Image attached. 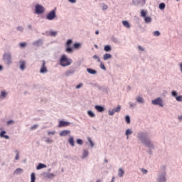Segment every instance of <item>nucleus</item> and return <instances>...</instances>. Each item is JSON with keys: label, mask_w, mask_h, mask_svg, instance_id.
I'll list each match as a JSON object with an SVG mask.
<instances>
[{"label": "nucleus", "mask_w": 182, "mask_h": 182, "mask_svg": "<svg viewBox=\"0 0 182 182\" xmlns=\"http://www.w3.org/2000/svg\"><path fill=\"white\" fill-rule=\"evenodd\" d=\"M136 137L138 141H140L144 147L148 149L149 154H153V150L156 149V144L150 138H149V132L146 131H141L137 133Z\"/></svg>", "instance_id": "obj_1"}, {"label": "nucleus", "mask_w": 182, "mask_h": 182, "mask_svg": "<svg viewBox=\"0 0 182 182\" xmlns=\"http://www.w3.org/2000/svg\"><path fill=\"white\" fill-rule=\"evenodd\" d=\"M156 182H167V166L162 165L156 174Z\"/></svg>", "instance_id": "obj_2"}, {"label": "nucleus", "mask_w": 182, "mask_h": 182, "mask_svg": "<svg viewBox=\"0 0 182 182\" xmlns=\"http://www.w3.org/2000/svg\"><path fill=\"white\" fill-rule=\"evenodd\" d=\"M73 62V61L72 60V59L68 58V56H66V55H61L60 58V66H63V68L70 66Z\"/></svg>", "instance_id": "obj_3"}, {"label": "nucleus", "mask_w": 182, "mask_h": 182, "mask_svg": "<svg viewBox=\"0 0 182 182\" xmlns=\"http://www.w3.org/2000/svg\"><path fill=\"white\" fill-rule=\"evenodd\" d=\"M3 60L6 65H11L12 63V54L10 52L4 53L3 54Z\"/></svg>", "instance_id": "obj_4"}, {"label": "nucleus", "mask_w": 182, "mask_h": 182, "mask_svg": "<svg viewBox=\"0 0 182 182\" xmlns=\"http://www.w3.org/2000/svg\"><path fill=\"white\" fill-rule=\"evenodd\" d=\"M46 18L48 21H54V19H56L58 18V16L56 15V8L48 12L46 16Z\"/></svg>", "instance_id": "obj_5"}, {"label": "nucleus", "mask_w": 182, "mask_h": 182, "mask_svg": "<svg viewBox=\"0 0 182 182\" xmlns=\"http://www.w3.org/2000/svg\"><path fill=\"white\" fill-rule=\"evenodd\" d=\"M151 105L154 106H159V107H164V102L163 98L159 97L151 101Z\"/></svg>", "instance_id": "obj_6"}, {"label": "nucleus", "mask_w": 182, "mask_h": 182, "mask_svg": "<svg viewBox=\"0 0 182 182\" xmlns=\"http://www.w3.org/2000/svg\"><path fill=\"white\" fill-rule=\"evenodd\" d=\"M45 12V7L41 4H37L35 6V11L34 14L36 15H42Z\"/></svg>", "instance_id": "obj_7"}, {"label": "nucleus", "mask_w": 182, "mask_h": 182, "mask_svg": "<svg viewBox=\"0 0 182 182\" xmlns=\"http://www.w3.org/2000/svg\"><path fill=\"white\" fill-rule=\"evenodd\" d=\"M73 43V41L72 39H68L65 43V52L67 53H72L73 52V48L70 47V45Z\"/></svg>", "instance_id": "obj_8"}, {"label": "nucleus", "mask_w": 182, "mask_h": 182, "mask_svg": "<svg viewBox=\"0 0 182 182\" xmlns=\"http://www.w3.org/2000/svg\"><path fill=\"white\" fill-rule=\"evenodd\" d=\"M122 110V106L117 105L116 108H113L112 109L108 110L109 116H113L115 113H119Z\"/></svg>", "instance_id": "obj_9"}, {"label": "nucleus", "mask_w": 182, "mask_h": 182, "mask_svg": "<svg viewBox=\"0 0 182 182\" xmlns=\"http://www.w3.org/2000/svg\"><path fill=\"white\" fill-rule=\"evenodd\" d=\"M33 46L36 48H40V46H43V38H39L32 43Z\"/></svg>", "instance_id": "obj_10"}, {"label": "nucleus", "mask_w": 182, "mask_h": 182, "mask_svg": "<svg viewBox=\"0 0 182 182\" xmlns=\"http://www.w3.org/2000/svg\"><path fill=\"white\" fill-rule=\"evenodd\" d=\"M171 96L172 97H175L177 102H182V95H178L177 91H171Z\"/></svg>", "instance_id": "obj_11"}, {"label": "nucleus", "mask_w": 182, "mask_h": 182, "mask_svg": "<svg viewBox=\"0 0 182 182\" xmlns=\"http://www.w3.org/2000/svg\"><path fill=\"white\" fill-rule=\"evenodd\" d=\"M18 63L20 70L23 71L26 69V61L25 60H20Z\"/></svg>", "instance_id": "obj_12"}, {"label": "nucleus", "mask_w": 182, "mask_h": 182, "mask_svg": "<svg viewBox=\"0 0 182 182\" xmlns=\"http://www.w3.org/2000/svg\"><path fill=\"white\" fill-rule=\"evenodd\" d=\"M135 102L136 103H138L139 105H144V98L141 97V95H137L135 97Z\"/></svg>", "instance_id": "obj_13"}, {"label": "nucleus", "mask_w": 182, "mask_h": 182, "mask_svg": "<svg viewBox=\"0 0 182 182\" xmlns=\"http://www.w3.org/2000/svg\"><path fill=\"white\" fill-rule=\"evenodd\" d=\"M40 73H48V68H46V62H45V60H43V64L40 69Z\"/></svg>", "instance_id": "obj_14"}, {"label": "nucleus", "mask_w": 182, "mask_h": 182, "mask_svg": "<svg viewBox=\"0 0 182 182\" xmlns=\"http://www.w3.org/2000/svg\"><path fill=\"white\" fill-rule=\"evenodd\" d=\"M68 126H70V122L61 120L59 122L58 127H68Z\"/></svg>", "instance_id": "obj_15"}, {"label": "nucleus", "mask_w": 182, "mask_h": 182, "mask_svg": "<svg viewBox=\"0 0 182 182\" xmlns=\"http://www.w3.org/2000/svg\"><path fill=\"white\" fill-rule=\"evenodd\" d=\"M70 130L69 129H65L60 132V137H66V136H69L70 134Z\"/></svg>", "instance_id": "obj_16"}, {"label": "nucleus", "mask_w": 182, "mask_h": 182, "mask_svg": "<svg viewBox=\"0 0 182 182\" xmlns=\"http://www.w3.org/2000/svg\"><path fill=\"white\" fill-rule=\"evenodd\" d=\"M76 72V70L75 69H70L65 72V76H70L71 75H73Z\"/></svg>", "instance_id": "obj_17"}, {"label": "nucleus", "mask_w": 182, "mask_h": 182, "mask_svg": "<svg viewBox=\"0 0 182 182\" xmlns=\"http://www.w3.org/2000/svg\"><path fill=\"white\" fill-rule=\"evenodd\" d=\"M133 4L136 6L140 5V4L144 5L146 4V0H133Z\"/></svg>", "instance_id": "obj_18"}, {"label": "nucleus", "mask_w": 182, "mask_h": 182, "mask_svg": "<svg viewBox=\"0 0 182 182\" xmlns=\"http://www.w3.org/2000/svg\"><path fill=\"white\" fill-rule=\"evenodd\" d=\"M43 176H44L45 177H47V178H53L54 177H55V175H54L53 173L44 172L43 173Z\"/></svg>", "instance_id": "obj_19"}, {"label": "nucleus", "mask_w": 182, "mask_h": 182, "mask_svg": "<svg viewBox=\"0 0 182 182\" xmlns=\"http://www.w3.org/2000/svg\"><path fill=\"white\" fill-rule=\"evenodd\" d=\"M5 134H6V131H1L0 132V137L1 139H6V140H9V136Z\"/></svg>", "instance_id": "obj_20"}, {"label": "nucleus", "mask_w": 182, "mask_h": 182, "mask_svg": "<svg viewBox=\"0 0 182 182\" xmlns=\"http://www.w3.org/2000/svg\"><path fill=\"white\" fill-rule=\"evenodd\" d=\"M8 97V92L6 90H2L0 92V99H6Z\"/></svg>", "instance_id": "obj_21"}, {"label": "nucleus", "mask_w": 182, "mask_h": 182, "mask_svg": "<svg viewBox=\"0 0 182 182\" xmlns=\"http://www.w3.org/2000/svg\"><path fill=\"white\" fill-rule=\"evenodd\" d=\"M95 110H97V112H99L100 113H102V112L105 110V107L101 105H95Z\"/></svg>", "instance_id": "obj_22"}, {"label": "nucleus", "mask_w": 182, "mask_h": 182, "mask_svg": "<svg viewBox=\"0 0 182 182\" xmlns=\"http://www.w3.org/2000/svg\"><path fill=\"white\" fill-rule=\"evenodd\" d=\"M112 56L110 53H105L103 55L102 59L103 60H109V59H112Z\"/></svg>", "instance_id": "obj_23"}, {"label": "nucleus", "mask_w": 182, "mask_h": 182, "mask_svg": "<svg viewBox=\"0 0 182 182\" xmlns=\"http://www.w3.org/2000/svg\"><path fill=\"white\" fill-rule=\"evenodd\" d=\"M89 156V151H87V149H84L82 151V155L81 156V159H82V160H84V159H86V157Z\"/></svg>", "instance_id": "obj_24"}, {"label": "nucleus", "mask_w": 182, "mask_h": 182, "mask_svg": "<svg viewBox=\"0 0 182 182\" xmlns=\"http://www.w3.org/2000/svg\"><path fill=\"white\" fill-rule=\"evenodd\" d=\"M133 134V130L132 129H127L125 131V136H127V139H129V136H132Z\"/></svg>", "instance_id": "obj_25"}, {"label": "nucleus", "mask_w": 182, "mask_h": 182, "mask_svg": "<svg viewBox=\"0 0 182 182\" xmlns=\"http://www.w3.org/2000/svg\"><path fill=\"white\" fill-rule=\"evenodd\" d=\"M68 143L72 147H75V138L73 136H70L68 139Z\"/></svg>", "instance_id": "obj_26"}, {"label": "nucleus", "mask_w": 182, "mask_h": 182, "mask_svg": "<svg viewBox=\"0 0 182 182\" xmlns=\"http://www.w3.org/2000/svg\"><path fill=\"white\" fill-rule=\"evenodd\" d=\"M43 139L46 143H47L48 144H52V143H53V139L49 137L44 136Z\"/></svg>", "instance_id": "obj_27"}, {"label": "nucleus", "mask_w": 182, "mask_h": 182, "mask_svg": "<svg viewBox=\"0 0 182 182\" xmlns=\"http://www.w3.org/2000/svg\"><path fill=\"white\" fill-rule=\"evenodd\" d=\"M87 72H88V73H90V75H96L97 73V71L96 70L92 68H87Z\"/></svg>", "instance_id": "obj_28"}, {"label": "nucleus", "mask_w": 182, "mask_h": 182, "mask_svg": "<svg viewBox=\"0 0 182 182\" xmlns=\"http://www.w3.org/2000/svg\"><path fill=\"white\" fill-rule=\"evenodd\" d=\"M87 114H88L89 117H90L92 119L96 117V114H95V112H93V111L92 110H88L87 112Z\"/></svg>", "instance_id": "obj_29"}, {"label": "nucleus", "mask_w": 182, "mask_h": 182, "mask_svg": "<svg viewBox=\"0 0 182 182\" xmlns=\"http://www.w3.org/2000/svg\"><path fill=\"white\" fill-rule=\"evenodd\" d=\"M105 52H112V46L106 45L104 46Z\"/></svg>", "instance_id": "obj_30"}, {"label": "nucleus", "mask_w": 182, "mask_h": 182, "mask_svg": "<svg viewBox=\"0 0 182 182\" xmlns=\"http://www.w3.org/2000/svg\"><path fill=\"white\" fill-rule=\"evenodd\" d=\"M122 25L124 26V28H127V29H130V23L127 21H123Z\"/></svg>", "instance_id": "obj_31"}, {"label": "nucleus", "mask_w": 182, "mask_h": 182, "mask_svg": "<svg viewBox=\"0 0 182 182\" xmlns=\"http://www.w3.org/2000/svg\"><path fill=\"white\" fill-rule=\"evenodd\" d=\"M100 5L102 11H107L109 9V6L105 3H102Z\"/></svg>", "instance_id": "obj_32"}, {"label": "nucleus", "mask_w": 182, "mask_h": 182, "mask_svg": "<svg viewBox=\"0 0 182 182\" xmlns=\"http://www.w3.org/2000/svg\"><path fill=\"white\" fill-rule=\"evenodd\" d=\"M118 176L119 177H123V176H124V170H123L122 168H119Z\"/></svg>", "instance_id": "obj_33"}, {"label": "nucleus", "mask_w": 182, "mask_h": 182, "mask_svg": "<svg viewBox=\"0 0 182 182\" xmlns=\"http://www.w3.org/2000/svg\"><path fill=\"white\" fill-rule=\"evenodd\" d=\"M42 168H46V164H39L37 166H36V170H41Z\"/></svg>", "instance_id": "obj_34"}, {"label": "nucleus", "mask_w": 182, "mask_h": 182, "mask_svg": "<svg viewBox=\"0 0 182 182\" xmlns=\"http://www.w3.org/2000/svg\"><path fill=\"white\" fill-rule=\"evenodd\" d=\"M21 173H23V169L21 168H16L14 172V174H21Z\"/></svg>", "instance_id": "obj_35"}, {"label": "nucleus", "mask_w": 182, "mask_h": 182, "mask_svg": "<svg viewBox=\"0 0 182 182\" xmlns=\"http://www.w3.org/2000/svg\"><path fill=\"white\" fill-rule=\"evenodd\" d=\"M151 17L150 16H146V17H144V21H145V23H151Z\"/></svg>", "instance_id": "obj_36"}, {"label": "nucleus", "mask_w": 182, "mask_h": 182, "mask_svg": "<svg viewBox=\"0 0 182 182\" xmlns=\"http://www.w3.org/2000/svg\"><path fill=\"white\" fill-rule=\"evenodd\" d=\"M159 8L161 11L166 9V4H164V3L159 4Z\"/></svg>", "instance_id": "obj_37"}, {"label": "nucleus", "mask_w": 182, "mask_h": 182, "mask_svg": "<svg viewBox=\"0 0 182 182\" xmlns=\"http://www.w3.org/2000/svg\"><path fill=\"white\" fill-rule=\"evenodd\" d=\"M36 180V176L35 175V173H32L31 174V182H35Z\"/></svg>", "instance_id": "obj_38"}, {"label": "nucleus", "mask_w": 182, "mask_h": 182, "mask_svg": "<svg viewBox=\"0 0 182 182\" xmlns=\"http://www.w3.org/2000/svg\"><path fill=\"white\" fill-rule=\"evenodd\" d=\"M27 45H28V43L23 42V43H20L18 44V46H19V48H21L22 49H23L24 48H26Z\"/></svg>", "instance_id": "obj_39"}, {"label": "nucleus", "mask_w": 182, "mask_h": 182, "mask_svg": "<svg viewBox=\"0 0 182 182\" xmlns=\"http://www.w3.org/2000/svg\"><path fill=\"white\" fill-rule=\"evenodd\" d=\"M129 105L131 109H136V107L137 106V105H136V103L132 102H129Z\"/></svg>", "instance_id": "obj_40"}, {"label": "nucleus", "mask_w": 182, "mask_h": 182, "mask_svg": "<svg viewBox=\"0 0 182 182\" xmlns=\"http://www.w3.org/2000/svg\"><path fill=\"white\" fill-rule=\"evenodd\" d=\"M87 140L90 143V146L93 149V147H95V144L93 143V141H92V139H90V137L87 138Z\"/></svg>", "instance_id": "obj_41"}, {"label": "nucleus", "mask_w": 182, "mask_h": 182, "mask_svg": "<svg viewBox=\"0 0 182 182\" xmlns=\"http://www.w3.org/2000/svg\"><path fill=\"white\" fill-rule=\"evenodd\" d=\"M92 59H95V60H97L98 63L102 62L100 60V57H99L97 55H95L92 56Z\"/></svg>", "instance_id": "obj_42"}, {"label": "nucleus", "mask_w": 182, "mask_h": 182, "mask_svg": "<svg viewBox=\"0 0 182 182\" xmlns=\"http://www.w3.org/2000/svg\"><path fill=\"white\" fill-rule=\"evenodd\" d=\"M47 134L48 136H55V134H56V131H48Z\"/></svg>", "instance_id": "obj_43"}, {"label": "nucleus", "mask_w": 182, "mask_h": 182, "mask_svg": "<svg viewBox=\"0 0 182 182\" xmlns=\"http://www.w3.org/2000/svg\"><path fill=\"white\" fill-rule=\"evenodd\" d=\"M125 122L127 123V124H130L131 121H130V116L127 115L125 116Z\"/></svg>", "instance_id": "obj_44"}, {"label": "nucleus", "mask_w": 182, "mask_h": 182, "mask_svg": "<svg viewBox=\"0 0 182 182\" xmlns=\"http://www.w3.org/2000/svg\"><path fill=\"white\" fill-rule=\"evenodd\" d=\"M152 35L154 36H160V35H161V33H160V31H155L152 33Z\"/></svg>", "instance_id": "obj_45"}, {"label": "nucleus", "mask_w": 182, "mask_h": 182, "mask_svg": "<svg viewBox=\"0 0 182 182\" xmlns=\"http://www.w3.org/2000/svg\"><path fill=\"white\" fill-rule=\"evenodd\" d=\"M102 92L107 95L110 92V90L109 89V87H103L102 88Z\"/></svg>", "instance_id": "obj_46"}, {"label": "nucleus", "mask_w": 182, "mask_h": 182, "mask_svg": "<svg viewBox=\"0 0 182 182\" xmlns=\"http://www.w3.org/2000/svg\"><path fill=\"white\" fill-rule=\"evenodd\" d=\"M100 69H102V70H106V66H105V64L102 61H100Z\"/></svg>", "instance_id": "obj_47"}, {"label": "nucleus", "mask_w": 182, "mask_h": 182, "mask_svg": "<svg viewBox=\"0 0 182 182\" xmlns=\"http://www.w3.org/2000/svg\"><path fill=\"white\" fill-rule=\"evenodd\" d=\"M7 126H11V124H15V121L10 119L6 122Z\"/></svg>", "instance_id": "obj_48"}, {"label": "nucleus", "mask_w": 182, "mask_h": 182, "mask_svg": "<svg viewBox=\"0 0 182 182\" xmlns=\"http://www.w3.org/2000/svg\"><path fill=\"white\" fill-rule=\"evenodd\" d=\"M80 46H82V44L81 43H76L74 44V48L75 49H80Z\"/></svg>", "instance_id": "obj_49"}, {"label": "nucleus", "mask_w": 182, "mask_h": 182, "mask_svg": "<svg viewBox=\"0 0 182 182\" xmlns=\"http://www.w3.org/2000/svg\"><path fill=\"white\" fill-rule=\"evenodd\" d=\"M147 15V13L144 11V10H142L141 11V16H142V18H146Z\"/></svg>", "instance_id": "obj_50"}, {"label": "nucleus", "mask_w": 182, "mask_h": 182, "mask_svg": "<svg viewBox=\"0 0 182 182\" xmlns=\"http://www.w3.org/2000/svg\"><path fill=\"white\" fill-rule=\"evenodd\" d=\"M56 35H58L57 31H50V36H56Z\"/></svg>", "instance_id": "obj_51"}, {"label": "nucleus", "mask_w": 182, "mask_h": 182, "mask_svg": "<svg viewBox=\"0 0 182 182\" xmlns=\"http://www.w3.org/2000/svg\"><path fill=\"white\" fill-rule=\"evenodd\" d=\"M15 153L16 154V155L15 156V160H19V151L16 150Z\"/></svg>", "instance_id": "obj_52"}, {"label": "nucleus", "mask_w": 182, "mask_h": 182, "mask_svg": "<svg viewBox=\"0 0 182 182\" xmlns=\"http://www.w3.org/2000/svg\"><path fill=\"white\" fill-rule=\"evenodd\" d=\"M38 127H39V125H38V124H34V125H33L32 127H31L30 130H36V129H37Z\"/></svg>", "instance_id": "obj_53"}, {"label": "nucleus", "mask_w": 182, "mask_h": 182, "mask_svg": "<svg viewBox=\"0 0 182 182\" xmlns=\"http://www.w3.org/2000/svg\"><path fill=\"white\" fill-rule=\"evenodd\" d=\"M141 171L143 174H147V173H149V171L146 168H141Z\"/></svg>", "instance_id": "obj_54"}, {"label": "nucleus", "mask_w": 182, "mask_h": 182, "mask_svg": "<svg viewBox=\"0 0 182 182\" xmlns=\"http://www.w3.org/2000/svg\"><path fill=\"white\" fill-rule=\"evenodd\" d=\"M138 50L140 51V52H144L146 50V49L144 48H143V46H138Z\"/></svg>", "instance_id": "obj_55"}, {"label": "nucleus", "mask_w": 182, "mask_h": 182, "mask_svg": "<svg viewBox=\"0 0 182 182\" xmlns=\"http://www.w3.org/2000/svg\"><path fill=\"white\" fill-rule=\"evenodd\" d=\"M77 144L82 146L83 144V141L80 139H77Z\"/></svg>", "instance_id": "obj_56"}, {"label": "nucleus", "mask_w": 182, "mask_h": 182, "mask_svg": "<svg viewBox=\"0 0 182 182\" xmlns=\"http://www.w3.org/2000/svg\"><path fill=\"white\" fill-rule=\"evenodd\" d=\"M16 30L18 31L19 32H23V27L19 26L16 28Z\"/></svg>", "instance_id": "obj_57"}, {"label": "nucleus", "mask_w": 182, "mask_h": 182, "mask_svg": "<svg viewBox=\"0 0 182 182\" xmlns=\"http://www.w3.org/2000/svg\"><path fill=\"white\" fill-rule=\"evenodd\" d=\"M83 87V83H80L79 85H76L75 89H82Z\"/></svg>", "instance_id": "obj_58"}, {"label": "nucleus", "mask_w": 182, "mask_h": 182, "mask_svg": "<svg viewBox=\"0 0 182 182\" xmlns=\"http://www.w3.org/2000/svg\"><path fill=\"white\" fill-rule=\"evenodd\" d=\"M179 70L182 73V62L178 63Z\"/></svg>", "instance_id": "obj_59"}, {"label": "nucleus", "mask_w": 182, "mask_h": 182, "mask_svg": "<svg viewBox=\"0 0 182 182\" xmlns=\"http://www.w3.org/2000/svg\"><path fill=\"white\" fill-rule=\"evenodd\" d=\"M178 122H182V114L178 115Z\"/></svg>", "instance_id": "obj_60"}, {"label": "nucleus", "mask_w": 182, "mask_h": 182, "mask_svg": "<svg viewBox=\"0 0 182 182\" xmlns=\"http://www.w3.org/2000/svg\"><path fill=\"white\" fill-rule=\"evenodd\" d=\"M70 4H76V0H68Z\"/></svg>", "instance_id": "obj_61"}, {"label": "nucleus", "mask_w": 182, "mask_h": 182, "mask_svg": "<svg viewBox=\"0 0 182 182\" xmlns=\"http://www.w3.org/2000/svg\"><path fill=\"white\" fill-rule=\"evenodd\" d=\"M27 28H28V29H32V25L28 24V25L27 26Z\"/></svg>", "instance_id": "obj_62"}, {"label": "nucleus", "mask_w": 182, "mask_h": 182, "mask_svg": "<svg viewBox=\"0 0 182 182\" xmlns=\"http://www.w3.org/2000/svg\"><path fill=\"white\" fill-rule=\"evenodd\" d=\"M95 35H99V30H97V31H95Z\"/></svg>", "instance_id": "obj_63"}, {"label": "nucleus", "mask_w": 182, "mask_h": 182, "mask_svg": "<svg viewBox=\"0 0 182 182\" xmlns=\"http://www.w3.org/2000/svg\"><path fill=\"white\" fill-rule=\"evenodd\" d=\"M96 182H102V180L97 179Z\"/></svg>", "instance_id": "obj_64"}]
</instances>
